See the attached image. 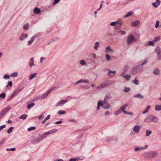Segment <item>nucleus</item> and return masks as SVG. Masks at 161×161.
<instances>
[{
  "mask_svg": "<svg viewBox=\"0 0 161 161\" xmlns=\"http://www.w3.org/2000/svg\"><path fill=\"white\" fill-rule=\"evenodd\" d=\"M158 155V152L155 151H151L143 153L142 155L143 158L145 159H151L155 158Z\"/></svg>",
  "mask_w": 161,
  "mask_h": 161,
  "instance_id": "obj_1",
  "label": "nucleus"
},
{
  "mask_svg": "<svg viewBox=\"0 0 161 161\" xmlns=\"http://www.w3.org/2000/svg\"><path fill=\"white\" fill-rule=\"evenodd\" d=\"M158 118L156 116L153 115H147L144 119V121L145 122H157L158 121Z\"/></svg>",
  "mask_w": 161,
  "mask_h": 161,
  "instance_id": "obj_2",
  "label": "nucleus"
},
{
  "mask_svg": "<svg viewBox=\"0 0 161 161\" xmlns=\"http://www.w3.org/2000/svg\"><path fill=\"white\" fill-rule=\"evenodd\" d=\"M102 106L103 108L105 109H108L110 107V105L108 103L107 101H103V103L101 101H98L97 103V109L99 110L100 107Z\"/></svg>",
  "mask_w": 161,
  "mask_h": 161,
  "instance_id": "obj_3",
  "label": "nucleus"
},
{
  "mask_svg": "<svg viewBox=\"0 0 161 161\" xmlns=\"http://www.w3.org/2000/svg\"><path fill=\"white\" fill-rule=\"evenodd\" d=\"M143 68L141 65H139L134 67L131 71V74L136 75L143 70Z\"/></svg>",
  "mask_w": 161,
  "mask_h": 161,
  "instance_id": "obj_4",
  "label": "nucleus"
},
{
  "mask_svg": "<svg viewBox=\"0 0 161 161\" xmlns=\"http://www.w3.org/2000/svg\"><path fill=\"white\" fill-rule=\"evenodd\" d=\"M56 89V87H53L50 88L48 89L47 92L44 93L42 96H41V97L39 96L36 97V100H39L40 97H43V98H45L47 97L54 90Z\"/></svg>",
  "mask_w": 161,
  "mask_h": 161,
  "instance_id": "obj_5",
  "label": "nucleus"
},
{
  "mask_svg": "<svg viewBox=\"0 0 161 161\" xmlns=\"http://www.w3.org/2000/svg\"><path fill=\"white\" fill-rule=\"evenodd\" d=\"M136 41V39L132 34L129 35L126 39L127 43L128 45H129L133 42H135Z\"/></svg>",
  "mask_w": 161,
  "mask_h": 161,
  "instance_id": "obj_6",
  "label": "nucleus"
},
{
  "mask_svg": "<svg viewBox=\"0 0 161 161\" xmlns=\"http://www.w3.org/2000/svg\"><path fill=\"white\" fill-rule=\"evenodd\" d=\"M58 131L57 129H55L53 130H50L47 132H46L44 133V134H42L41 135L43 138H46L47 136L50 135L51 134H52L55 133L57 132Z\"/></svg>",
  "mask_w": 161,
  "mask_h": 161,
  "instance_id": "obj_7",
  "label": "nucleus"
},
{
  "mask_svg": "<svg viewBox=\"0 0 161 161\" xmlns=\"http://www.w3.org/2000/svg\"><path fill=\"white\" fill-rule=\"evenodd\" d=\"M24 89V87H22L21 88H19L16 90L15 92L10 97V100H12V98H14L17 94L21 91Z\"/></svg>",
  "mask_w": 161,
  "mask_h": 161,
  "instance_id": "obj_8",
  "label": "nucleus"
},
{
  "mask_svg": "<svg viewBox=\"0 0 161 161\" xmlns=\"http://www.w3.org/2000/svg\"><path fill=\"white\" fill-rule=\"evenodd\" d=\"M11 107L9 105L6 108L3 109L0 113V118Z\"/></svg>",
  "mask_w": 161,
  "mask_h": 161,
  "instance_id": "obj_9",
  "label": "nucleus"
},
{
  "mask_svg": "<svg viewBox=\"0 0 161 161\" xmlns=\"http://www.w3.org/2000/svg\"><path fill=\"white\" fill-rule=\"evenodd\" d=\"M43 138L42 135L34 139L33 140V142L34 144H36L39 142L41 141L42 140Z\"/></svg>",
  "mask_w": 161,
  "mask_h": 161,
  "instance_id": "obj_10",
  "label": "nucleus"
},
{
  "mask_svg": "<svg viewBox=\"0 0 161 161\" xmlns=\"http://www.w3.org/2000/svg\"><path fill=\"white\" fill-rule=\"evenodd\" d=\"M147 145H146L144 147H137L134 148V150L135 152H137L141 150H144L146 149L147 147Z\"/></svg>",
  "mask_w": 161,
  "mask_h": 161,
  "instance_id": "obj_11",
  "label": "nucleus"
},
{
  "mask_svg": "<svg viewBox=\"0 0 161 161\" xmlns=\"http://www.w3.org/2000/svg\"><path fill=\"white\" fill-rule=\"evenodd\" d=\"M140 24V22L138 20H136L132 22L131 23V25L133 27H136L138 26Z\"/></svg>",
  "mask_w": 161,
  "mask_h": 161,
  "instance_id": "obj_12",
  "label": "nucleus"
},
{
  "mask_svg": "<svg viewBox=\"0 0 161 161\" xmlns=\"http://www.w3.org/2000/svg\"><path fill=\"white\" fill-rule=\"evenodd\" d=\"M140 129V126L139 125H135L133 128V130L136 133L139 132Z\"/></svg>",
  "mask_w": 161,
  "mask_h": 161,
  "instance_id": "obj_13",
  "label": "nucleus"
},
{
  "mask_svg": "<svg viewBox=\"0 0 161 161\" xmlns=\"http://www.w3.org/2000/svg\"><path fill=\"white\" fill-rule=\"evenodd\" d=\"M37 37V36L36 35H35L32 37L31 38V40L28 42V44L29 45H31Z\"/></svg>",
  "mask_w": 161,
  "mask_h": 161,
  "instance_id": "obj_14",
  "label": "nucleus"
},
{
  "mask_svg": "<svg viewBox=\"0 0 161 161\" xmlns=\"http://www.w3.org/2000/svg\"><path fill=\"white\" fill-rule=\"evenodd\" d=\"M129 69V67L127 65H126L124 67L123 70L122 72V73L120 75V76H122L123 75H124V74H125V73H126L127 71Z\"/></svg>",
  "mask_w": 161,
  "mask_h": 161,
  "instance_id": "obj_15",
  "label": "nucleus"
},
{
  "mask_svg": "<svg viewBox=\"0 0 161 161\" xmlns=\"http://www.w3.org/2000/svg\"><path fill=\"white\" fill-rule=\"evenodd\" d=\"M67 101H58L55 105L56 107H61L65 104Z\"/></svg>",
  "mask_w": 161,
  "mask_h": 161,
  "instance_id": "obj_16",
  "label": "nucleus"
},
{
  "mask_svg": "<svg viewBox=\"0 0 161 161\" xmlns=\"http://www.w3.org/2000/svg\"><path fill=\"white\" fill-rule=\"evenodd\" d=\"M160 4V0H156V2L152 3V5L156 8H157Z\"/></svg>",
  "mask_w": 161,
  "mask_h": 161,
  "instance_id": "obj_17",
  "label": "nucleus"
},
{
  "mask_svg": "<svg viewBox=\"0 0 161 161\" xmlns=\"http://www.w3.org/2000/svg\"><path fill=\"white\" fill-rule=\"evenodd\" d=\"M128 106V105L127 104H125L120 107V109L121 111L124 113H125V112H126L125 110V109L127 108Z\"/></svg>",
  "mask_w": 161,
  "mask_h": 161,
  "instance_id": "obj_18",
  "label": "nucleus"
},
{
  "mask_svg": "<svg viewBox=\"0 0 161 161\" xmlns=\"http://www.w3.org/2000/svg\"><path fill=\"white\" fill-rule=\"evenodd\" d=\"M153 73L154 75H158L160 73V71L158 69L156 68L153 71Z\"/></svg>",
  "mask_w": 161,
  "mask_h": 161,
  "instance_id": "obj_19",
  "label": "nucleus"
},
{
  "mask_svg": "<svg viewBox=\"0 0 161 161\" xmlns=\"http://www.w3.org/2000/svg\"><path fill=\"white\" fill-rule=\"evenodd\" d=\"M27 37L28 34H23L21 35L19 39L21 41H22L23 39L27 38Z\"/></svg>",
  "mask_w": 161,
  "mask_h": 161,
  "instance_id": "obj_20",
  "label": "nucleus"
},
{
  "mask_svg": "<svg viewBox=\"0 0 161 161\" xmlns=\"http://www.w3.org/2000/svg\"><path fill=\"white\" fill-rule=\"evenodd\" d=\"M123 77L127 81H128L130 80L131 78V76L128 74L123 75Z\"/></svg>",
  "mask_w": 161,
  "mask_h": 161,
  "instance_id": "obj_21",
  "label": "nucleus"
},
{
  "mask_svg": "<svg viewBox=\"0 0 161 161\" xmlns=\"http://www.w3.org/2000/svg\"><path fill=\"white\" fill-rule=\"evenodd\" d=\"M88 82H89L87 80H84L83 79H81V80H79V81H77L75 83V84H79L80 83H82V82H85V83H88Z\"/></svg>",
  "mask_w": 161,
  "mask_h": 161,
  "instance_id": "obj_22",
  "label": "nucleus"
},
{
  "mask_svg": "<svg viewBox=\"0 0 161 161\" xmlns=\"http://www.w3.org/2000/svg\"><path fill=\"white\" fill-rule=\"evenodd\" d=\"M161 36H157L155 37H154V39L153 40V41L154 42H157L160 41L161 39Z\"/></svg>",
  "mask_w": 161,
  "mask_h": 161,
  "instance_id": "obj_23",
  "label": "nucleus"
},
{
  "mask_svg": "<svg viewBox=\"0 0 161 161\" xmlns=\"http://www.w3.org/2000/svg\"><path fill=\"white\" fill-rule=\"evenodd\" d=\"M34 59L33 58H31L30 60V62L29 63V65L30 67H31L32 66L34 65Z\"/></svg>",
  "mask_w": 161,
  "mask_h": 161,
  "instance_id": "obj_24",
  "label": "nucleus"
},
{
  "mask_svg": "<svg viewBox=\"0 0 161 161\" xmlns=\"http://www.w3.org/2000/svg\"><path fill=\"white\" fill-rule=\"evenodd\" d=\"M117 24L120 25V26H121L123 24V21L120 19H118L116 21Z\"/></svg>",
  "mask_w": 161,
  "mask_h": 161,
  "instance_id": "obj_25",
  "label": "nucleus"
},
{
  "mask_svg": "<svg viewBox=\"0 0 161 161\" xmlns=\"http://www.w3.org/2000/svg\"><path fill=\"white\" fill-rule=\"evenodd\" d=\"M155 109L157 111H159L161 110V105H156L155 106Z\"/></svg>",
  "mask_w": 161,
  "mask_h": 161,
  "instance_id": "obj_26",
  "label": "nucleus"
},
{
  "mask_svg": "<svg viewBox=\"0 0 161 161\" xmlns=\"http://www.w3.org/2000/svg\"><path fill=\"white\" fill-rule=\"evenodd\" d=\"M34 12L35 14H38L40 12L41 10L39 8L37 7H36L34 9Z\"/></svg>",
  "mask_w": 161,
  "mask_h": 161,
  "instance_id": "obj_27",
  "label": "nucleus"
},
{
  "mask_svg": "<svg viewBox=\"0 0 161 161\" xmlns=\"http://www.w3.org/2000/svg\"><path fill=\"white\" fill-rule=\"evenodd\" d=\"M105 51L106 53H109L110 52H113V50L111 48L110 46H108L106 48Z\"/></svg>",
  "mask_w": 161,
  "mask_h": 161,
  "instance_id": "obj_28",
  "label": "nucleus"
},
{
  "mask_svg": "<svg viewBox=\"0 0 161 161\" xmlns=\"http://www.w3.org/2000/svg\"><path fill=\"white\" fill-rule=\"evenodd\" d=\"M109 72L108 73V74L109 75V76L110 77L113 76V75H111V74H113L114 75H115L116 73V71H112L110 70H108Z\"/></svg>",
  "mask_w": 161,
  "mask_h": 161,
  "instance_id": "obj_29",
  "label": "nucleus"
},
{
  "mask_svg": "<svg viewBox=\"0 0 161 161\" xmlns=\"http://www.w3.org/2000/svg\"><path fill=\"white\" fill-rule=\"evenodd\" d=\"M36 73H34L31 75L29 77L30 80L34 78L36 76Z\"/></svg>",
  "mask_w": 161,
  "mask_h": 161,
  "instance_id": "obj_30",
  "label": "nucleus"
},
{
  "mask_svg": "<svg viewBox=\"0 0 161 161\" xmlns=\"http://www.w3.org/2000/svg\"><path fill=\"white\" fill-rule=\"evenodd\" d=\"M157 54H159L161 53V48L158 47L155 50Z\"/></svg>",
  "mask_w": 161,
  "mask_h": 161,
  "instance_id": "obj_31",
  "label": "nucleus"
},
{
  "mask_svg": "<svg viewBox=\"0 0 161 161\" xmlns=\"http://www.w3.org/2000/svg\"><path fill=\"white\" fill-rule=\"evenodd\" d=\"M152 133V131L150 130H147L146 131V136H148Z\"/></svg>",
  "mask_w": 161,
  "mask_h": 161,
  "instance_id": "obj_32",
  "label": "nucleus"
},
{
  "mask_svg": "<svg viewBox=\"0 0 161 161\" xmlns=\"http://www.w3.org/2000/svg\"><path fill=\"white\" fill-rule=\"evenodd\" d=\"M27 116L26 114H25L20 116L19 117V119H25L27 118Z\"/></svg>",
  "mask_w": 161,
  "mask_h": 161,
  "instance_id": "obj_33",
  "label": "nucleus"
},
{
  "mask_svg": "<svg viewBox=\"0 0 161 161\" xmlns=\"http://www.w3.org/2000/svg\"><path fill=\"white\" fill-rule=\"evenodd\" d=\"M111 97L110 95L107 94L105 97L104 101H108L111 99Z\"/></svg>",
  "mask_w": 161,
  "mask_h": 161,
  "instance_id": "obj_34",
  "label": "nucleus"
},
{
  "mask_svg": "<svg viewBox=\"0 0 161 161\" xmlns=\"http://www.w3.org/2000/svg\"><path fill=\"white\" fill-rule=\"evenodd\" d=\"M150 108V106L148 105L147 106V107L146 109H145V110L142 112V114H145L148 112V111L149 109Z\"/></svg>",
  "mask_w": 161,
  "mask_h": 161,
  "instance_id": "obj_35",
  "label": "nucleus"
},
{
  "mask_svg": "<svg viewBox=\"0 0 161 161\" xmlns=\"http://www.w3.org/2000/svg\"><path fill=\"white\" fill-rule=\"evenodd\" d=\"M122 111H121V109H119L116 111H115L114 112V114L116 116H117V115H118V114H121Z\"/></svg>",
  "mask_w": 161,
  "mask_h": 161,
  "instance_id": "obj_36",
  "label": "nucleus"
},
{
  "mask_svg": "<svg viewBox=\"0 0 161 161\" xmlns=\"http://www.w3.org/2000/svg\"><path fill=\"white\" fill-rule=\"evenodd\" d=\"M133 12L132 11H129L128 12L127 14L124 16V18H125L126 17H127L130 16L132 14Z\"/></svg>",
  "mask_w": 161,
  "mask_h": 161,
  "instance_id": "obj_37",
  "label": "nucleus"
},
{
  "mask_svg": "<svg viewBox=\"0 0 161 161\" xmlns=\"http://www.w3.org/2000/svg\"><path fill=\"white\" fill-rule=\"evenodd\" d=\"M35 105V103H32L28 105L27 108L28 109H30L32 107H33Z\"/></svg>",
  "mask_w": 161,
  "mask_h": 161,
  "instance_id": "obj_38",
  "label": "nucleus"
},
{
  "mask_svg": "<svg viewBox=\"0 0 161 161\" xmlns=\"http://www.w3.org/2000/svg\"><path fill=\"white\" fill-rule=\"evenodd\" d=\"M134 97H138L139 98H142L143 97V96L141 95L140 93L135 95Z\"/></svg>",
  "mask_w": 161,
  "mask_h": 161,
  "instance_id": "obj_39",
  "label": "nucleus"
},
{
  "mask_svg": "<svg viewBox=\"0 0 161 161\" xmlns=\"http://www.w3.org/2000/svg\"><path fill=\"white\" fill-rule=\"evenodd\" d=\"M99 45V42H97L95 43V45L94 46V48L95 50H97L98 48Z\"/></svg>",
  "mask_w": 161,
  "mask_h": 161,
  "instance_id": "obj_40",
  "label": "nucleus"
},
{
  "mask_svg": "<svg viewBox=\"0 0 161 161\" xmlns=\"http://www.w3.org/2000/svg\"><path fill=\"white\" fill-rule=\"evenodd\" d=\"M148 45L149 46H155L154 42L153 41H150L148 42Z\"/></svg>",
  "mask_w": 161,
  "mask_h": 161,
  "instance_id": "obj_41",
  "label": "nucleus"
},
{
  "mask_svg": "<svg viewBox=\"0 0 161 161\" xmlns=\"http://www.w3.org/2000/svg\"><path fill=\"white\" fill-rule=\"evenodd\" d=\"M14 127H10L9 129H8L7 131V133H8V134H10V133L12 130H13V129H14Z\"/></svg>",
  "mask_w": 161,
  "mask_h": 161,
  "instance_id": "obj_42",
  "label": "nucleus"
},
{
  "mask_svg": "<svg viewBox=\"0 0 161 161\" xmlns=\"http://www.w3.org/2000/svg\"><path fill=\"white\" fill-rule=\"evenodd\" d=\"M29 24L26 23V24L23 26V29L24 30H27L28 29L29 27Z\"/></svg>",
  "mask_w": 161,
  "mask_h": 161,
  "instance_id": "obj_43",
  "label": "nucleus"
},
{
  "mask_svg": "<svg viewBox=\"0 0 161 161\" xmlns=\"http://www.w3.org/2000/svg\"><path fill=\"white\" fill-rule=\"evenodd\" d=\"M5 140V138H3L0 142V147L4 143Z\"/></svg>",
  "mask_w": 161,
  "mask_h": 161,
  "instance_id": "obj_44",
  "label": "nucleus"
},
{
  "mask_svg": "<svg viewBox=\"0 0 161 161\" xmlns=\"http://www.w3.org/2000/svg\"><path fill=\"white\" fill-rule=\"evenodd\" d=\"M58 113L59 114H64L66 113V112L64 111L59 110Z\"/></svg>",
  "mask_w": 161,
  "mask_h": 161,
  "instance_id": "obj_45",
  "label": "nucleus"
},
{
  "mask_svg": "<svg viewBox=\"0 0 161 161\" xmlns=\"http://www.w3.org/2000/svg\"><path fill=\"white\" fill-rule=\"evenodd\" d=\"M139 82V81L137 80L136 78H135V79L132 82L133 83L136 85H138Z\"/></svg>",
  "mask_w": 161,
  "mask_h": 161,
  "instance_id": "obj_46",
  "label": "nucleus"
},
{
  "mask_svg": "<svg viewBox=\"0 0 161 161\" xmlns=\"http://www.w3.org/2000/svg\"><path fill=\"white\" fill-rule=\"evenodd\" d=\"M80 64L83 65H85L86 64V62L85 60H81L80 61Z\"/></svg>",
  "mask_w": 161,
  "mask_h": 161,
  "instance_id": "obj_47",
  "label": "nucleus"
},
{
  "mask_svg": "<svg viewBox=\"0 0 161 161\" xmlns=\"http://www.w3.org/2000/svg\"><path fill=\"white\" fill-rule=\"evenodd\" d=\"M130 90V88L125 87L124 90V92H128Z\"/></svg>",
  "mask_w": 161,
  "mask_h": 161,
  "instance_id": "obj_48",
  "label": "nucleus"
},
{
  "mask_svg": "<svg viewBox=\"0 0 161 161\" xmlns=\"http://www.w3.org/2000/svg\"><path fill=\"white\" fill-rule=\"evenodd\" d=\"M36 129V127L35 126H32V127H30L28 129V131H31L32 130H34Z\"/></svg>",
  "mask_w": 161,
  "mask_h": 161,
  "instance_id": "obj_49",
  "label": "nucleus"
},
{
  "mask_svg": "<svg viewBox=\"0 0 161 161\" xmlns=\"http://www.w3.org/2000/svg\"><path fill=\"white\" fill-rule=\"evenodd\" d=\"M18 75V74L17 73L14 72L11 75V76L13 77H17Z\"/></svg>",
  "mask_w": 161,
  "mask_h": 161,
  "instance_id": "obj_50",
  "label": "nucleus"
},
{
  "mask_svg": "<svg viewBox=\"0 0 161 161\" xmlns=\"http://www.w3.org/2000/svg\"><path fill=\"white\" fill-rule=\"evenodd\" d=\"M5 94L4 93H2L0 94V97L2 98H5Z\"/></svg>",
  "mask_w": 161,
  "mask_h": 161,
  "instance_id": "obj_51",
  "label": "nucleus"
},
{
  "mask_svg": "<svg viewBox=\"0 0 161 161\" xmlns=\"http://www.w3.org/2000/svg\"><path fill=\"white\" fill-rule=\"evenodd\" d=\"M105 57L106 60L107 61H109L110 60V57L108 54H107L106 55Z\"/></svg>",
  "mask_w": 161,
  "mask_h": 161,
  "instance_id": "obj_52",
  "label": "nucleus"
},
{
  "mask_svg": "<svg viewBox=\"0 0 161 161\" xmlns=\"http://www.w3.org/2000/svg\"><path fill=\"white\" fill-rule=\"evenodd\" d=\"M110 24L111 26H115L117 24L116 22L115 21V22H112L110 23Z\"/></svg>",
  "mask_w": 161,
  "mask_h": 161,
  "instance_id": "obj_53",
  "label": "nucleus"
},
{
  "mask_svg": "<svg viewBox=\"0 0 161 161\" xmlns=\"http://www.w3.org/2000/svg\"><path fill=\"white\" fill-rule=\"evenodd\" d=\"M15 148H7L6 151H8L9 150H11L12 151H14L15 150Z\"/></svg>",
  "mask_w": 161,
  "mask_h": 161,
  "instance_id": "obj_54",
  "label": "nucleus"
},
{
  "mask_svg": "<svg viewBox=\"0 0 161 161\" xmlns=\"http://www.w3.org/2000/svg\"><path fill=\"white\" fill-rule=\"evenodd\" d=\"M3 77L4 79H8L9 78L10 76L8 75H5L3 76Z\"/></svg>",
  "mask_w": 161,
  "mask_h": 161,
  "instance_id": "obj_55",
  "label": "nucleus"
},
{
  "mask_svg": "<svg viewBox=\"0 0 161 161\" xmlns=\"http://www.w3.org/2000/svg\"><path fill=\"white\" fill-rule=\"evenodd\" d=\"M158 59L159 60H161V53L157 54Z\"/></svg>",
  "mask_w": 161,
  "mask_h": 161,
  "instance_id": "obj_56",
  "label": "nucleus"
},
{
  "mask_svg": "<svg viewBox=\"0 0 161 161\" xmlns=\"http://www.w3.org/2000/svg\"><path fill=\"white\" fill-rule=\"evenodd\" d=\"M110 83H107L104 82L101 84L103 85L102 86H103V87H104L105 86H107Z\"/></svg>",
  "mask_w": 161,
  "mask_h": 161,
  "instance_id": "obj_57",
  "label": "nucleus"
},
{
  "mask_svg": "<svg viewBox=\"0 0 161 161\" xmlns=\"http://www.w3.org/2000/svg\"><path fill=\"white\" fill-rule=\"evenodd\" d=\"M159 25V21L158 20L157 21L156 24L155 25L156 28H157Z\"/></svg>",
  "mask_w": 161,
  "mask_h": 161,
  "instance_id": "obj_58",
  "label": "nucleus"
},
{
  "mask_svg": "<svg viewBox=\"0 0 161 161\" xmlns=\"http://www.w3.org/2000/svg\"><path fill=\"white\" fill-rule=\"evenodd\" d=\"M124 114H129V115H133V114L132 113L129 112H127V111L125 112V113Z\"/></svg>",
  "mask_w": 161,
  "mask_h": 161,
  "instance_id": "obj_59",
  "label": "nucleus"
},
{
  "mask_svg": "<svg viewBox=\"0 0 161 161\" xmlns=\"http://www.w3.org/2000/svg\"><path fill=\"white\" fill-rule=\"evenodd\" d=\"M103 85H102V84H101L99 85L98 86H97L96 88L97 89H100V88H103Z\"/></svg>",
  "mask_w": 161,
  "mask_h": 161,
  "instance_id": "obj_60",
  "label": "nucleus"
},
{
  "mask_svg": "<svg viewBox=\"0 0 161 161\" xmlns=\"http://www.w3.org/2000/svg\"><path fill=\"white\" fill-rule=\"evenodd\" d=\"M6 127V125H3L0 126V130H1Z\"/></svg>",
  "mask_w": 161,
  "mask_h": 161,
  "instance_id": "obj_61",
  "label": "nucleus"
},
{
  "mask_svg": "<svg viewBox=\"0 0 161 161\" xmlns=\"http://www.w3.org/2000/svg\"><path fill=\"white\" fill-rule=\"evenodd\" d=\"M78 159V158H72L69 160V161H76Z\"/></svg>",
  "mask_w": 161,
  "mask_h": 161,
  "instance_id": "obj_62",
  "label": "nucleus"
},
{
  "mask_svg": "<svg viewBox=\"0 0 161 161\" xmlns=\"http://www.w3.org/2000/svg\"><path fill=\"white\" fill-rule=\"evenodd\" d=\"M147 60H145L142 63V65H141V66L142 67V66L145 64L147 63Z\"/></svg>",
  "mask_w": 161,
  "mask_h": 161,
  "instance_id": "obj_63",
  "label": "nucleus"
},
{
  "mask_svg": "<svg viewBox=\"0 0 161 161\" xmlns=\"http://www.w3.org/2000/svg\"><path fill=\"white\" fill-rule=\"evenodd\" d=\"M45 59V58L44 57H41L40 58V62L41 63H42V61L43 60H44V59Z\"/></svg>",
  "mask_w": 161,
  "mask_h": 161,
  "instance_id": "obj_64",
  "label": "nucleus"
}]
</instances>
